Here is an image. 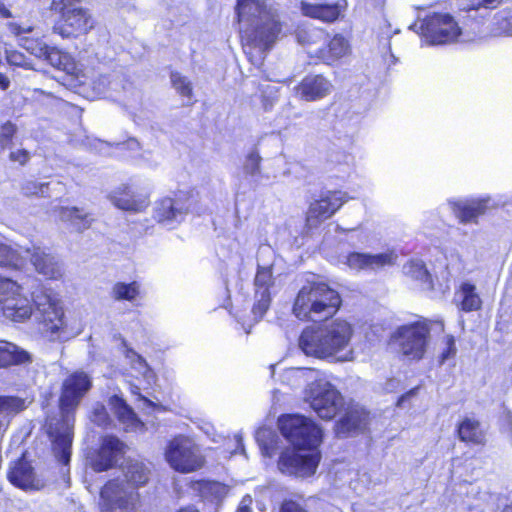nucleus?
Returning <instances> with one entry per match:
<instances>
[{
  "instance_id": "nucleus-12",
  "label": "nucleus",
  "mask_w": 512,
  "mask_h": 512,
  "mask_svg": "<svg viewBox=\"0 0 512 512\" xmlns=\"http://www.w3.org/2000/svg\"><path fill=\"white\" fill-rule=\"evenodd\" d=\"M139 495L134 487L124 480L108 481L100 492L101 512H134Z\"/></svg>"
},
{
  "instance_id": "nucleus-9",
  "label": "nucleus",
  "mask_w": 512,
  "mask_h": 512,
  "mask_svg": "<svg viewBox=\"0 0 512 512\" xmlns=\"http://www.w3.org/2000/svg\"><path fill=\"white\" fill-rule=\"evenodd\" d=\"M33 316L43 325L44 332L51 341H64L66 336V322L64 310L59 299L46 291L33 293Z\"/></svg>"
},
{
  "instance_id": "nucleus-34",
  "label": "nucleus",
  "mask_w": 512,
  "mask_h": 512,
  "mask_svg": "<svg viewBox=\"0 0 512 512\" xmlns=\"http://www.w3.org/2000/svg\"><path fill=\"white\" fill-rule=\"evenodd\" d=\"M297 40L299 44L305 47L308 56L315 58L311 50L322 48V44L326 40V34L324 30L318 28L299 29L297 31Z\"/></svg>"
},
{
  "instance_id": "nucleus-50",
  "label": "nucleus",
  "mask_w": 512,
  "mask_h": 512,
  "mask_svg": "<svg viewBox=\"0 0 512 512\" xmlns=\"http://www.w3.org/2000/svg\"><path fill=\"white\" fill-rule=\"evenodd\" d=\"M9 158L11 161L24 165L30 160V153L25 149H19L11 152Z\"/></svg>"
},
{
  "instance_id": "nucleus-14",
  "label": "nucleus",
  "mask_w": 512,
  "mask_h": 512,
  "mask_svg": "<svg viewBox=\"0 0 512 512\" xmlns=\"http://www.w3.org/2000/svg\"><path fill=\"white\" fill-rule=\"evenodd\" d=\"M189 209L190 201L184 195L165 197L155 203L154 218L164 227L172 229L184 219Z\"/></svg>"
},
{
  "instance_id": "nucleus-55",
  "label": "nucleus",
  "mask_w": 512,
  "mask_h": 512,
  "mask_svg": "<svg viewBox=\"0 0 512 512\" xmlns=\"http://www.w3.org/2000/svg\"><path fill=\"white\" fill-rule=\"evenodd\" d=\"M502 0H481L477 6L473 7L472 10H478L481 7L487 8V9H494L496 8ZM471 9H469L468 12H470Z\"/></svg>"
},
{
  "instance_id": "nucleus-10",
  "label": "nucleus",
  "mask_w": 512,
  "mask_h": 512,
  "mask_svg": "<svg viewBox=\"0 0 512 512\" xmlns=\"http://www.w3.org/2000/svg\"><path fill=\"white\" fill-rule=\"evenodd\" d=\"M512 204V199H504L503 196L493 197L482 195L467 198H452L447 201L449 209L461 224L478 223V218L487 210L498 207H506Z\"/></svg>"
},
{
  "instance_id": "nucleus-37",
  "label": "nucleus",
  "mask_w": 512,
  "mask_h": 512,
  "mask_svg": "<svg viewBox=\"0 0 512 512\" xmlns=\"http://www.w3.org/2000/svg\"><path fill=\"white\" fill-rule=\"evenodd\" d=\"M403 272L413 280L419 281L427 288L432 287V279L424 262L420 259H411L403 266Z\"/></svg>"
},
{
  "instance_id": "nucleus-7",
  "label": "nucleus",
  "mask_w": 512,
  "mask_h": 512,
  "mask_svg": "<svg viewBox=\"0 0 512 512\" xmlns=\"http://www.w3.org/2000/svg\"><path fill=\"white\" fill-rule=\"evenodd\" d=\"M420 30L425 41L431 45L465 43L478 37L479 23L473 21L467 25L462 19L456 20L448 13H433L421 22Z\"/></svg>"
},
{
  "instance_id": "nucleus-2",
  "label": "nucleus",
  "mask_w": 512,
  "mask_h": 512,
  "mask_svg": "<svg viewBox=\"0 0 512 512\" xmlns=\"http://www.w3.org/2000/svg\"><path fill=\"white\" fill-rule=\"evenodd\" d=\"M235 12L244 52L253 63H262L282 32L278 9L265 0H237Z\"/></svg>"
},
{
  "instance_id": "nucleus-31",
  "label": "nucleus",
  "mask_w": 512,
  "mask_h": 512,
  "mask_svg": "<svg viewBox=\"0 0 512 512\" xmlns=\"http://www.w3.org/2000/svg\"><path fill=\"white\" fill-rule=\"evenodd\" d=\"M454 300L460 310L464 312H471L480 309L482 301L476 292L475 285L464 282L461 284L458 291H456Z\"/></svg>"
},
{
  "instance_id": "nucleus-20",
  "label": "nucleus",
  "mask_w": 512,
  "mask_h": 512,
  "mask_svg": "<svg viewBox=\"0 0 512 512\" xmlns=\"http://www.w3.org/2000/svg\"><path fill=\"white\" fill-rule=\"evenodd\" d=\"M23 254V260L29 258L36 271L46 278L61 277V267L58 261L46 249L33 245L31 248H25Z\"/></svg>"
},
{
  "instance_id": "nucleus-28",
  "label": "nucleus",
  "mask_w": 512,
  "mask_h": 512,
  "mask_svg": "<svg viewBox=\"0 0 512 512\" xmlns=\"http://www.w3.org/2000/svg\"><path fill=\"white\" fill-rule=\"evenodd\" d=\"M123 353L128 365L133 371L132 376L136 379H142L146 384V388H149L155 382V373L148 365L146 360L135 352L132 348L127 347L126 341H122Z\"/></svg>"
},
{
  "instance_id": "nucleus-24",
  "label": "nucleus",
  "mask_w": 512,
  "mask_h": 512,
  "mask_svg": "<svg viewBox=\"0 0 512 512\" xmlns=\"http://www.w3.org/2000/svg\"><path fill=\"white\" fill-rule=\"evenodd\" d=\"M302 100L312 102L325 98L331 93V82L322 75H307L295 87Z\"/></svg>"
},
{
  "instance_id": "nucleus-62",
  "label": "nucleus",
  "mask_w": 512,
  "mask_h": 512,
  "mask_svg": "<svg viewBox=\"0 0 512 512\" xmlns=\"http://www.w3.org/2000/svg\"><path fill=\"white\" fill-rule=\"evenodd\" d=\"M180 512H198V510L193 507H187V508L181 509Z\"/></svg>"
},
{
  "instance_id": "nucleus-5",
  "label": "nucleus",
  "mask_w": 512,
  "mask_h": 512,
  "mask_svg": "<svg viewBox=\"0 0 512 512\" xmlns=\"http://www.w3.org/2000/svg\"><path fill=\"white\" fill-rule=\"evenodd\" d=\"M340 305L339 293L319 276L309 274L296 295L293 314L300 320L316 322L333 316Z\"/></svg>"
},
{
  "instance_id": "nucleus-29",
  "label": "nucleus",
  "mask_w": 512,
  "mask_h": 512,
  "mask_svg": "<svg viewBox=\"0 0 512 512\" xmlns=\"http://www.w3.org/2000/svg\"><path fill=\"white\" fill-rule=\"evenodd\" d=\"M42 60L68 75L75 76L76 79L79 78L80 70L75 59L69 53L55 46L48 47L47 53L43 56Z\"/></svg>"
},
{
  "instance_id": "nucleus-25",
  "label": "nucleus",
  "mask_w": 512,
  "mask_h": 512,
  "mask_svg": "<svg viewBox=\"0 0 512 512\" xmlns=\"http://www.w3.org/2000/svg\"><path fill=\"white\" fill-rule=\"evenodd\" d=\"M110 199L117 208L132 212H140L149 204L147 193H137L129 185H122L113 191Z\"/></svg>"
},
{
  "instance_id": "nucleus-45",
  "label": "nucleus",
  "mask_w": 512,
  "mask_h": 512,
  "mask_svg": "<svg viewBox=\"0 0 512 512\" xmlns=\"http://www.w3.org/2000/svg\"><path fill=\"white\" fill-rule=\"evenodd\" d=\"M171 82L178 93L184 97H188L189 99L191 98L192 87L186 77L182 76L180 73L173 72L171 74Z\"/></svg>"
},
{
  "instance_id": "nucleus-42",
  "label": "nucleus",
  "mask_w": 512,
  "mask_h": 512,
  "mask_svg": "<svg viewBox=\"0 0 512 512\" xmlns=\"http://www.w3.org/2000/svg\"><path fill=\"white\" fill-rule=\"evenodd\" d=\"M492 36H503L512 34V15L498 13L495 15L492 27Z\"/></svg>"
},
{
  "instance_id": "nucleus-39",
  "label": "nucleus",
  "mask_w": 512,
  "mask_h": 512,
  "mask_svg": "<svg viewBox=\"0 0 512 512\" xmlns=\"http://www.w3.org/2000/svg\"><path fill=\"white\" fill-rule=\"evenodd\" d=\"M140 294V284L136 281L130 283L116 282L111 289L110 295L116 301L134 302Z\"/></svg>"
},
{
  "instance_id": "nucleus-15",
  "label": "nucleus",
  "mask_w": 512,
  "mask_h": 512,
  "mask_svg": "<svg viewBox=\"0 0 512 512\" xmlns=\"http://www.w3.org/2000/svg\"><path fill=\"white\" fill-rule=\"evenodd\" d=\"M273 284L272 265H263L259 262L254 279L255 303L251 311L254 322L260 321L269 309L271 303L270 289Z\"/></svg>"
},
{
  "instance_id": "nucleus-4",
  "label": "nucleus",
  "mask_w": 512,
  "mask_h": 512,
  "mask_svg": "<svg viewBox=\"0 0 512 512\" xmlns=\"http://www.w3.org/2000/svg\"><path fill=\"white\" fill-rule=\"evenodd\" d=\"M352 335L353 328L350 323L335 319L305 328L299 337V347L308 356L350 361L353 359L350 344Z\"/></svg>"
},
{
  "instance_id": "nucleus-44",
  "label": "nucleus",
  "mask_w": 512,
  "mask_h": 512,
  "mask_svg": "<svg viewBox=\"0 0 512 512\" xmlns=\"http://www.w3.org/2000/svg\"><path fill=\"white\" fill-rule=\"evenodd\" d=\"M90 420L99 427L107 428L111 423V418L106 407L101 403H96L92 407Z\"/></svg>"
},
{
  "instance_id": "nucleus-30",
  "label": "nucleus",
  "mask_w": 512,
  "mask_h": 512,
  "mask_svg": "<svg viewBox=\"0 0 512 512\" xmlns=\"http://www.w3.org/2000/svg\"><path fill=\"white\" fill-rule=\"evenodd\" d=\"M31 361V355L26 350L11 342L0 341V367L25 364Z\"/></svg>"
},
{
  "instance_id": "nucleus-61",
  "label": "nucleus",
  "mask_w": 512,
  "mask_h": 512,
  "mask_svg": "<svg viewBox=\"0 0 512 512\" xmlns=\"http://www.w3.org/2000/svg\"><path fill=\"white\" fill-rule=\"evenodd\" d=\"M263 106L266 111L270 110L273 106V102H268L266 100L263 101Z\"/></svg>"
},
{
  "instance_id": "nucleus-49",
  "label": "nucleus",
  "mask_w": 512,
  "mask_h": 512,
  "mask_svg": "<svg viewBox=\"0 0 512 512\" xmlns=\"http://www.w3.org/2000/svg\"><path fill=\"white\" fill-rule=\"evenodd\" d=\"M456 346L455 339L452 335H448L445 338V347L440 355V363H444L445 361L453 358L456 354Z\"/></svg>"
},
{
  "instance_id": "nucleus-64",
  "label": "nucleus",
  "mask_w": 512,
  "mask_h": 512,
  "mask_svg": "<svg viewBox=\"0 0 512 512\" xmlns=\"http://www.w3.org/2000/svg\"><path fill=\"white\" fill-rule=\"evenodd\" d=\"M502 512H512V504L507 505V506L502 510Z\"/></svg>"
},
{
  "instance_id": "nucleus-53",
  "label": "nucleus",
  "mask_w": 512,
  "mask_h": 512,
  "mask_svg": "<svg viewBox=\"0 0 512 512\" xmlns=\"http://www.w3.org/2000/svg\"><path fill=\"white\" fill-rule=\"evenodd\" d=\"M7 61L11 65L15 66H23L24 65V55L22 53L13 51L7 53Z\"/></svg>"
},
{
  "instance_id": "nucleus-13",
  "label": "nucleus",
  "mask_w": 512,
  "mask_h": 512,
  "mask_svg": "<svg viewBox=\"0 0 512 512\" xmlns=\"http://www.w3.org/2000/svg\"><path fill=\"white\" fill-rule=\"evenodd\" d=\"M429 335L430 328L428 324L424 321H418L400 326L394 334V339L400 352L405 357L420 360L425 354Z\"/></svg>"
},
{
  "instance_id": "nucleus-16",
  "label": "nucleus",
  "mask_w": 512,
  "mask_h": 512,
  "mask_svg": "<svg viewBox=\"0 0 512 512\" xmlns=\"http://www.w3.org/2000/svg\"><path fill=\"white\" fill-rule=\"evenodd\" d=\"M126 445L116 436L102 438L99 449L90 458V464L96 472L114 467L125 453Z\"/></svg>"
},
{
  "instance_id": "nucleus-41",
  "label": "nucleus",
  "mask_w": 512,
  "mask_h": 512,
  "mask_svg": "<svg viewBox=\"0 0 512 512\" xmlns=\"http://www.w3.org/2000/svg\"><path fill=\"white\" fill-rule=\"evenodd\" d=\"M82 85L89 86L95 96H104L110 89H116V83L110 80L108 75H99L89 81L77 79Z\"/></svg>"
},
{
  "instance_id": "nucleus-32",
  "label": "nucleus",
  "mask_w": 512,
  "mask_h": 512,
  "mask_svg": "<svg viewBox=\"0 0 512 512\" xmlns=\"http://www.w3.org/2000/svg\"><path fill=\"white\" fill-rule=\"evenodd\" d=\"M367 416L362 410L353 409L347 412L336 424V433L343 437L351 432L360 430L366 425Z\"/></svg>"
},
{
  "instance_id": "nucleus-8",
  "label": "nucleus",
  "mask_w": 512,
  "mask_h": 512,
  "mask_svg": "<svg viewBox=\"0 0 512 512\" xmlns=\"http://www.w3.org/2000/svg\"><path fill=\"white\" fill-rule=\"evenodd\" d=\"M81 0H53L51 10L59 14L53 32L62 38L78 37L88 33L95 25L90 11L76 6Z\"/></svg>"
},
{
  "instance_id": "nucleus-59",
  "label": "nucleus",
  "mask_w": 512,
  "mask_h": 512,
  "mask_svg": "<svg viewBox=\"0 0 512 512\" xmlns=\"http://www.w3.org/2000/svg\"><path fill=\"white\" fill-rule=\"evenodd\" d=\"M273 253V251L271 250V248L269 246L267 247H261L259 249V255L260 256H263V255H271Z\"/></svg>"
},
{
  "instance_id": "nucleus-22",
  "label": "nucleus",
  "mask_w": 512,
  "mask_h": 512,
  "mask_svg": "<svg viewBox=\"0 0 512 512\" xmlns=\"http://www.w3.org/2000/svg\"><path fill=\"white\" fill-rule=\"evenodd\" d=\"M9 481L23 490H40L45 486V481L36 475L31 464L19 459L8 473Z\"/></svg>"
},
{
  "instance_id": "nucleus-17",
  "label": "nucleus",
  "mask_w": 512,
  "mask_h": 512,
  "mask_svg": "<svg viewBox=\"0 0 512 512\" xmlns=\"http://www.w3.org/2000/svg\"><path fill=\"white\" fill-rule=\"evenodd\" d=\"M349 199L350 198L346 192H323L318 200L310 204V207L307 212V221L309 223H313L330 218Z\"/></svg>"
},
{
  "instance_id": "nucleus-1",
  "label": "nucleus",
  "mask_w": 512,
  "mask_h": 512,
  "mask_svg": "<svg viewBox=\"0 0 512 512\" xmlns=\"http://www.w3.org/2000/svg\"><path fill=\"white\" fill-rule=\"evenodd\" d=\"M278 424L282 435L295 446V449H286L280 454V472L297 477L313 475L321 460L318 447L322 430L311 419L299 414L284 415Z\"/></svg>"
},
{
  "instance_id": "nucleus-63",
  "label": "nucleus",
  "mask_w": 512,
  "mask_h": 512,
  "mask_svg": "<svg viewBox=\"0 0 512 512\" xmlns=\"http://www.w3.org/2000/svg\"><path fill=\"white\" fill-rule=\"evenodd\" d=\"M1 14H2L4 17H10V15H11V14H10V11H9V10H7V9H5V8L1 10Z\"/></svg>"
},
{
  "instance_id": "nucleus-27",
  "label": "nucleus",
  "mask_w": 512,
  "mask_h": 512,
  "mask_svg": "<svg viewBox=\"0 0 512 512\" xmlns=\"http://www.w3.org/2000/svg\"><path fill=\"white\" fill-rule=\"evenodd\" d=\"M109 405L126 432H138L144 429V423L122 397L111 396Z\"/></svg>"
},
{
  "instance_id": "nucleus-46",
  "label": "nucleus",
  "mask_w": 512,
  "mask_h": 512,
  "mask_svg": "<svg viewBox=\"0 0 512 512\" xmlns=\"http://www.w3.org/2000/svg\"><path fill=\"white\" fill-rule=\"evenodd\" d=\"M17 131L16 125L6 122L0 128V149L4 150L11 146L12 139Z\"/></svg>"
},
{
  "instance_id": "nucleus-43",
  "label": "nucleus",
  "mask_w": 512,
  "mask_h": 512,
  "mask_svg": "<svg viewBox=\"0 0 512 512\" xmlns=\"http://www.w3.org/2000/svg\"><path fill=\"white\" fill-rule=\"evenodd\" d=\"M26 408L25 400L15 396H0V414H16Z\"/></svg>"
},
{
  "instance_id": "nucleus-40",
  "label": "nucleus",
  "mask_w": 512,
  "mask_h": 512,
  "mask_svg": "<svg viewBox=\"0 0 512 512\" xmlns=\"http://www.w3.org/2000/svg\"><path fill=\"white\" fill-rule=\"evenodd\" d=\"M23 250H15L0 242V266L20 268L23 265Z\"/></svg>"
},
{
  "instance_id": "nucleus-38",
  "label": "nucleus",
  "mask_w": 512,
  "mask_h": 512,
  "mask_svg": "<svg viewBox=\"0 0 512 512\" xmlns=\"http://www.w3.org/2000/svg\"><path fill=\"white\" fill-rule=\"evenodd\" d=\"M149 471L146 466L139 461H130L124 471L126 485L134 487L144 485L148 481Z\"/></svg>"
},
{
  "instance_id": "nucleus-52",
  "label": "nucleus",
  "mask_w": 512,
  "mask_h": 512,
  "mask_svg": "<svg viewBox=\"0 0 512 512\" xmlns=\"http://www.w3.org/2000/svg\"><path fill=\"white\" fill-rule=\"evenodd\" d=\"M280 512H307L302 506H300L295 501L289 500L285 501L282 506Z\"/></svg>"
},
{
  "instance_id": "nucleus-19",
  "label": "nucleus",
  "mask_w": 512,
  "mask_h": 512,
  "mask_svg": "<svg viewBox=\"0 0 512 512\" xmlns=\"http://www.w3.org/2000/svg\"><path fill=\"white\" fill-rule=\"evenodd\" d=\"M347 7L345 0L335 3H311L302 1L300 4L301 13L309 18L317 19L325 23H333L344 17Z\"/></svg>"
},
{
  "instance_id": "nucleus-51",
  "label": "nucleus",
  "mask_w": 512,
  "mask_h": 512,
  "mask_svg": "<svg viewBox=\"0 0 512 512\" xmlns=\"http://www.w3.org/2000/svg\"><path fill=\"white\" fill-rule=\"evenodd\" d=\"M129 390L132 395L137 397L138 401L143 402V405L145 407H149V408L154 407V403L151 400H149L147 397H145L144 395L141 394V392H140L141 388L138 385L131 383L129 385Z\"/></svg>"
},
{
  "instance_id": "nucleus-21",
  "label": "nucleus",
  "mask_w": 512,
  "mask_h": 512,
  "mask_svg": "<svg viewBox=\"0 0 512 512\" xmlns=\"http://www.w3.org/2000/svg\"><path fill=\"white\" fill-rule=\"evenodd\" d=\"M351 52V45L349 40L342 34L337 33L329 40H326L322 44L321 49H313L311 53L315 55V58L322 61L325 64H333L338 60L346 57Z\"/></svg>"
},
{
  "instance_id": "nucleus-3",
  "label": "nucleus",
  "mask_w": 512,
  "mask_h": 512,
  "mask_svg": "<svg viewBox=\"0 0 512 512\" xmlns=\"http://www.w3.org/2000/svg\"><path fill=\"white\" fill-rule=\"evenodd\" d=\"M91 387L92 380L87 373L76 371L70 374L62 384L61 418L52 419L47 424V432L52 442L54 455L63 465H68L70 462L74 411Z\"/></svg>"
},
{
  "instance_id": "nucleus-60",
  "label": "nucleus",
  "mask_w": 512,
  "mask_h": 512,
  "mask_svg": "<svg viewBox=\"0 0 512 512\" xmlns=\"http://www.w3.org/2000/svg\"><path fill=\"white\" fill-rule=\"evenodd\" d=\"M236 438V441L238 443V447L241 448V451L244 453V447H243V443H242V437L240 435H236L235 436Z\"/></svg>"
},
{
  "instance_id": "nucleus-58",
  "label": "nucleus",
  "mask_w": 512,
  "mask_h": 512,
  "mask_svg": "<svg viewBox=\"0 0 512 512\" xmlns=\"http://www.w3.org/2000/svg\"><path fill=\"white\" fill-rule=\"evenodd\" d=\"M414 392H415V390L413 389V390H410V391H409L408 393H406L405 395H402V396L400 397V399L398 400L397 405H398V406H402V405H403V403L406 401V399H408L410 396H412V395L414 394Z\"/></svg>"
},
{
  "instance_id": "nucleus-18",
  "label": "nucleus",
  "mask_w": 512,
  "mask_h": 512,
  "mask_svg": "<svg viewBox=\"0 0 512 512\" xmlns=\"http://www.w3.org/2000/svg\"><path fill=\"white\" fill-rule=\"evenodd\" d=\"M398 255L395 251L389 250L379 254L351 252L346 256V264L350 269L377 270L385 266H392L396 263Z\"/></svg>"
},
{
  "instance_id": "nucleus-23",
  "label": "nucleus",
  "mask_w": 512,
  "mask_h": 512,
  "mask_svg": "<svg viewBox=\"0 0 512 512\" xmlns=\"http://www.w3.org/2000/svg\"><path fill=\"white\" fill-rule=\"evenodd\" d=\"M0 309L6 318L14 322L25 321L33 314L32 305L29 299L20 293L18 284L17 290L13 294H8L6 298H3Z\"/></svg>"
},
{
  "instance_id": "nucleus-54",
  "label": "nucleus",
  "mask_w": 512,
  "mask_h": 512,
  "mask_svg": "<svg viewBox=\"0 0 512 512\" xmlns=\"http://www.w3.org/2000/svg\"><path fill=\"white\" fill-rule=\"evenodd\" d=\"M117 147L119 149H121V150L128 149V150H131V151H136V150L139 149L140 144H139V142L136 139L130 138L126 142L118 143Z\"/></svg>"
},
{
  "instance_id": "nucleus-35",
  "label": "nucleus",
  "mask_w": 512,
  "mask_h": 512,
  "mask_svg": "<svg viewBox=\"0 0 512 512\" xmlns=\"http://www.w3.org/2000/svg\"><path fill=\"white\" fill-rule=\"evenodd\" d=\"M461 441L472 444H482L484 442V433L477 420L465 418L457 429Z\"/></svg>"
},
{
  "instance_id": "nucleus-11",
  "label": "nucleus",
  "mask_w": 512,
  "mask_h": 512,
  "mask_svg": "<svg viewBox=\"0 0 512 512\" xmlns=\"http://www.w3.org/2000/svg\"><path fill=\"white\" fill-rule=\"evenodd\" d=\"M165 455L170 466L178 472H193L204 465V457L200 448L193 440L185 436L171 440Z\"/></svg>"
},
{
  "instance_id": "nucleus-6",
  "label": "nucleus",
  "mask_w": 512,
  "mask_h": 512,
  "mask_svg": "<svg viewBox=\"0 0 512 512\" xmlns=\"http://www.w3.org/2000/svg\"><path fill=\"white\" fill-rule=\"evenodd\" d=\"M289 379H294L300 386L313 380L306 390V401L322 419H332L343 406V398L337 389L328 381L317 378L318 371L311 368H291L286 372Z\"/></svg>"
},
{
  "instance_id": "nucleus-57",
  "label": "nucleus",
  "mask_w": 512,
  "mask_h": 512,
  "mask_svg": "<svg viewBox=\"0 0 512 512\" xmlns=\"http://www.w3.org/2000/svg\"><path fill=\"white\" fill-rule=\"evenodd\" d=\"M10 86V80L8 79L7 76H5L4 74L0 73V88L5 91L9 88Z\"/></svg>"
},
{
  "instance_id": "nucleus-48",
  "label": "nucleus",
  "mask_w": 512,
  "mask_h": 512,
  "mask_svg": "<svg viewBox=\"0 0 512 512\" xmlns=\"http://www.w3.org/2000/svg\"><path fill=\"white\" fill-rule=\"evenodd\" d=\"M48 183H37L34 181H29L24 184L22 187V191L25 195H40V196H46L47 190H48Z\"/></svg>"
},
{
  "instance_id": "nucleus-26",
  "label": "nucleus",
  "mask_w": 512,
  "mask_h": 512,
  "mask_svg": "<svg viewBox=\"0 0 512 512\" xmlns=\"http://www.w3.org/2000/svg\"><path fill=\"white\" fill-rule=\"evenodd\" d=\"M10 30L18 37V43L30 54L42 59L47 53L49 45L34 32L30 25L11 24Z\"/></svg>"
},
{
  "instance_id": "nucleus-47",
  "label": "nucleus",
  "mask_w": 512,
  "mask_h": 512,
  "mask_svg": "<svg viewBox=\"0 0 512 512\" xmlns=\"http://www.w3.org/2000/svg\"><path fill=\"white\" fill-rule=\"evenodd\" d=\"M260 162L261 157L258 152H250L244 164V173L252 177L258 175L260 172Z\"/></svg>"
},
{
  "instance_id": "nucleus-56",
  "label": "nucleus",
  "mask_w": 512,
  "mask_h": 512,
  "mask_svg": "<svg viewBox=\"0 0 512 512\" xmlns=\"http://www.w3.org/2000/svg\"><path fill=\"white\" fill-rule=\"evenodd\" d=\"M248 503H251V497L246 496L243 498L240 507L238 508L237 512H251V509L248 506Z\"/></svg>"
},
{
  "instance_id": "nucleus-33",
  "label": "nucleus",
  "mask_w": 512,
  "mask_h": 512,
  "mask_svg": "<svg viewBox=\"0 0 512 512\" xmlns=\"http://www.w3.org/2000/svg\"><path fill=\"white\" fill-rule=\"evenodd\" d=\"M58 215L60 220L69 223L78 231L89 228L93 221L88 212L78 207H62Z\"/></svg>"
},
{
  "instance_id": "nucleus-36",
  "label": "nucleus",
  "mask_w": 512,
  "mask_h": 512,
  "mask_svg": "<svg viewBox=\"0 0 512 512\" xmlns=\"http://www.w3.org/2000/svg\"><path fill=\"white\" fill-rule=\"evenodd\" d=\"M200 496L211 502L222 500L229 492V487L221 482L204 480L197 483Z\"/></svg>"
}]
</instances>
